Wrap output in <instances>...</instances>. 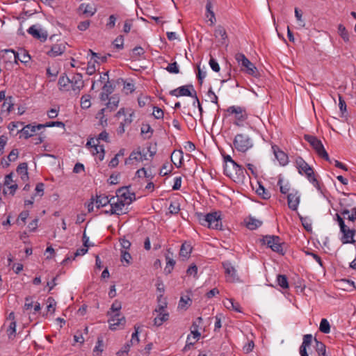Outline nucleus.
<instances>
[{
    "label": "nucleus",
    "instance_id": "1",
    "mask_svg": "<svg viewBox=\"0 0 356 356\" xmlns=\"http://www.w3.org/2000/svg\"><path fill=\"white\" fill-rule=\"evenodd\" d=\"M196 216L200 225L217 230L222 229L220 211H214L207 214L196 213Z\"/></svg>",
    "mask_w": 356,
    "mask_h": 356
},
{
    "label": "nucleus",
    "instance_id": "2",
    "mask_svg": "<svg viewBox=\"0 0 356 356\" xmlns=\"http://www.w3.org/2000/svg\"><path fill=\"white\" fill-rule=\"evenodd\" d=\"M224 173L236 183H243L246 176L250 178L246 170L237 163L233 164L226 163L224 167Z\"/></svg>",
    "mask_w": 356,
    "mask_h": 356
},
{
    "label": "nucleus",
    "instance_id": "3",
    "mask_svg": "<svg viewBox=\"0 0 356 356\" xmlns=\"http://www.w3.org/2000/svg\"><path fill=\"white\" fill-rule=\"evenodd\" d=\"M233 144L237 151L246 152L253 147V140L248 134L241 133L235 136Z\"/></svg>",
    "mask_w": 356,
    "mask_h": 356
},
{
    "label": "nucleus",
    "instance_id": "4",
    "mask_svg": "<svg viewBox=\"0 0 356 356\" xmlns=\"http://www.w3.org/2000/svg\"><path fill=\"white\" fill-rule=\"evenodd\" d=\"M260 241L262 245H266L268 248H270L273 252L280 254L282 255L284 254V252L282 247L284 243L282 242V239L280 238V236L275 235H266L262 237Z\"/></svg>",
    "mask_w": 356,
    "mask_h": 356
},
{
    "label": "nucleus",
    "instance_id": "5",
    "mask_svg": "<svg viewBox=\"0 0 356 356\" xmlns=\"http://www.w3.org/2000/svg\"><path fill=\"white\" fill-rule=\"evenodd\" d=\"M226 112L229 115H234L235 121L234 124L238 127L243 126V123L248 118L245 108L239 106H231L228 107Z\"/></svg>",
    "mask_w": 356,
    "mask_h": 356
},
{
    "label": "nucleus",
    "instance_id": "6",
    "mask_svg": "<svg viewBox=\"0 0 356 356\" xmlns=\"http://www.w3.org/2000/svg\"><path fill=\"white\" fill-rule=\"evenodd\" d=\"M304 138L314 149L320 157L324 159L330 163H332L320 140H318L316 136L312 135H305Z\"/></svg>",
    "mask_w": 356,
    "mask_h": 356
},
{
    "label": "nucleus",
    "instance_id": "7",
    "mask_svg": "<svg viewBox=\"0 0 356 356\" xmlns=\"http://www.w3.org/2000/svg\"><path fill=\"white\" fill-rule=\"evenodd\" d=\"M129 203L124 202L122 200H120L116 197H111V203L110 210L105 211L106 213L122 215L125 213L127 208H125L126 205H129Z\"/></svg>",
    "mask_w": 356,
    "mask_h": 356
},
{
    "label": "nucleus",
    "instance_id": "8",
    "mask_svg": "<svg viewBox=\"0 0 356 356\" xmlns=\"http://www.w3.org/2000/svg\"><path fill=\"white\" fill-rule=\"evenodd\" d=\"M158 302H159L160 304L157 309V327L161 325L170 318V313L167 309L168 303L165 298H163V301L161 298L158 300Z\"/></svg>",
    "mask_w": 356,
    "mask_h": 356
},
{
    "label": "nucleus",
    "instance_id": "9",
    "mask_svg": "<svg viewBox=\"0 0 356 356\" xmlns=\"http://www.w3.org/2000/svg\"><path fill=\"white\" fill-rule=\"evenodd\" d=\"M195 89L191 84L180 86L170 91V95L179 97L180 96L193 97Z\"/></svg>",
    "mask_w": 356,
    "mask_h": 356
},
{
    "label": "nucleus",
    "instance_id": "10",
    "mask_svg": "<svg viewBox=\"0 0 356 356\" xmlns=\"http://www.w3.org/2000/svg\"><path fill=\"white\" fill-rule=\"evenodd\" d=\"M27 32L34 38L38 39L41 42L46 41L48 36L47 31L41 29L39 25L31 26L27 30Z\"/></svg>",
    "mask_w": 356,
    "mask_h": 356
},
{
    "label": "nucleus",
    "instance_id": "11",
    "mask_svg": "<svg viewBox=\"0 0 356 356\" xmlns=\"http://www.w3.org/2000/svg\"><path fill=\"white\" fill-rule=\"evenodd\" d=\"M129 186H123L116 191V197L122 200L124 202L131 204L135 199V193H130Z\"/></svg>",
    "mask_w": 356,
    "mask_h": 356
},
{
    "label": "nucleus",
    "instance_id": "12",
    "mask_svg": "<svg viewBox=\"0 0 356 356\" xmlns=\"http://www.w3.org/2000/svg\"><path fill=\"white\" fill-rule=\"evenodd\" d=\"M72 90L75 95H79L81 90L84 87L83 76L80 73L75 74L72 79H70Z\"/></svg>",
    "mask_w": 356,
    "mask_h": 356
},
{
    "label": "nucleus",
    "instance_id": "13",
    "mask_svg": "<svg viewBox=\"0 0 356 356\" xmlns=\"http://www.w3.org/2000/svg\"><path fill=\"white\" fill-rule=\"evenodd\" d=\"M340 231L342 233L341 241L343 244H354L355 243V240L354 239L355 231L354 229H350L345 224L344 228H340Z\"/></svg>",
    "mask_w": 356,
    "mask_h": 356
},
{
    "label": "nucleus",
    "instance_id": "14",
    "mask_svg": "<svg viewBox=\"0 0 356 356\" xmlns=\"http://www.w3.org/2000/svg\"><path fill=\"white\" fill-rule=\"evenodd\" d=\"M110 325L109 328L111 330H115L118 327H123L126 323V318L124 316L121 315L120 312L115 313L111 317L108 321Z\"/></svg>",
    "mask_w": 356,
    "mask_h": 356
},
{
    "label": "nucleus",
    "instance_id": "15",
    "mask_svg": "<svg viewBox=\"0 0 356 356\" xmlns=\"http://www.w3.org/2000/svg\"><path fill=\"white\" fill-rule=\"evenodd\" d=\"M5 51L6 53L10 52L13 54L14 58H15V62L16 63H17L18 60H19L22 63L26 64L31 60V56L29 54V53L23 49H19V51L17 52L15 51L13 49H6Z\"/></svg>",
    "mask_w": 356,
    "mask_h": 356
},
{
    "label": "nucleus",
    "instance_id": "16",
    "mask_svg": "<svg viewBox=\"0 0 356 356\" xmlns=\"http://www.w3.org/2000/svg\"><path fill=\"white\" fill-rule=\"evenodd\" d=\"M272 149L280 164L283 166L286 165L289 162V157L287 154L281 150L276 145H272Z\"/></svg>",
    "mask_w": 356,
    "mask_h": 356
},
{
    "label": "nucleus",
    "instance_id": "17",
    "mask_svg": "<svg viewBox=\"0 0 356 356\" xmlns=\"http://www.w3.org/2000/svg\"><path fill=\"white\" fill-rule=\"evenodd\" d=\"M312 341L313 337L311 334H307L303 336L302 343L299 349L300 356H309L307 349L311 346Z\"/></svg>",
    "mask_w": 356,
    "mask_h": 356
},
{
    "label": "nucleus",
    "instance_id": "18",
    "mask_svg": "<svg viewBox=\"0 0 356 356\" xmlns=\"http://www.w3.org/2000/svg\"><path fill=\"white\" fill-rule=\"evenodd\" d=\"M287 203L289 208L293 211L298 209L300 203V195L298 191L291 192L287 195Z\"/></svg>",
    "mask_w": 356,
    "mask_h": 356
},
{
    "label": "nucleus",
    "instance_id": "19",
    "mask_svg": "<svg viewBox=\"0 0 356 356\" xmlns=\"http://www.w3.org/2000/svg\"><path fill=\"white\" fill-rule=\"evenodd\" d=\"M296 166L298 172L302 175H305L312 169V168L302 157L296 158Z\"/></svg>",
    "mask_w": 356,
    "mask_h": 356
},
{
    "label": "nucleus",
    "instance_id": "20",
    "mask_svg": "<svg viewBox=\"0 0 356 356\" xmlns=\"http://www.w3.org/2000/svg\"><path fill=\"white\" fill-rule=\"evenodd\" d=\"M66 44L67 43L65 42L54 44L51 49L47 51V55L51 57H56L61 55L66 50Z\"/></svg>",
    "mask_w": 356,
    "mask_h": 356
},
{
    "label": "nucleus",
    "instance_id": "21",
    "mask_svg": "<svg viewBox=\"0 0 356 356\" xmlns=\"http://www.w3.org/2000/svg\"><path fill=\"white\" fill-rule=\"evenodd\" d=\"M36 129H38L37 126H33L29 124L23 127L22 129L18 132L22 134L20 138L24 137V138L27 139L33 136V134L35 132Z\"/></svg>",
    "mask_w": 356,
    "mask_h": 356
},
{
    "label": "nucleus",
    "instance_id": "22",
    "mask_svg": "<svg viewBox=\"0 0 356 356\" xmlns=\"http://www.w3.org/2000/svg\"><path fill=\"white\" fill-rule=\"evenodd\" d=\"M352 197H354L356 198V195H348L346 197L342 198L340 200V207H345V208H350V210L353 208H356V206L355 205V201L353 199Z\"/></svg>",
    "mask_w": 356,
    "mask_h": 356
},
{
    "label": "nucleus",
    "instance_id": "23",
    "mask_svg": "<svg viewBox=\"0 0 356 356\" xmlns=\"http://www.w3.org/2000/svg\"><path fill=\"white\" fill-rule=\"evenodd\" d=\"M308 181L318 191H320L321 193H323V191H322V188H321V186L319 183V181H318L317 178H316V176L314 173V171L313 170V168L311 170L310 172H307L305 175Z\"/></svg>",
    "mask_w": 356,
    "mask_h": 356
},
{
    "label": "nucleus",
    "instance_id": "24",
    "mask_svg": "<svg viewBox=\"0 0 356 356\" xmlns=\"http://www.w3.org/2000/svg\"><path fill=\"white\" fill-rule=\"evenodd\" d=\"M246 227L250 230H254L261 226L262 221L254 217H248L245 220Z\"/></svg>",
    "mask_w": 356,
    "mask_h": 356
},
{
    "label": "nucleus",
    "instance_id": "25",
    "mask_svg": "<svg viewBox=\"0 0 356 356\" xmlns=\"http://www.w3.org/2000/svg\"><path fill=\"white\" fill-rule=\"evenodd\" d=\"M145 155L144 154H142L140 152H133L129 155V158L126 159L125 163L126 164H130L134 163V162H139L143 161V159H145Z\"/></svg>",
    "mask_w": 356,
    "mask_h": 356
},
{
    "label": "nucleus",
    "instance_id": "26",
    "mask_svg": "<svg viewBox=\"0 0 356 356\" xmlns=\"http://www.w3.org/2000/svg\"><path fill=\"white\" fill-rule=\"evenodd\" d=\"M79 10H81L83 15L88 17H91L97 12V9L94 6L86 3H81L79 8Z\"/></svg>",
    "mask_w": 356,
    "mask_h": 356
},
{
    "label": "nucleus",
    "instance_id": "27",
    "mask_svg": "<svg viewBox=\"0 0 356 356\" xmlns=\"http://www.w3.org/2000/svg\"><path fill=\"white\" fill-rule=\"evenodd\" d=\"M171 161L177 167L179 168L180 165L182 163L183 160V152L182 151H175L174 150L171 153Z\"/></svg>",
    "mask_w": 356,
    "mask_h": 356
},
{
    "label": "nucleus",
    "instance_id": "28",
    "mask_svg": "<svg viewBox=\"0 0 356 356\" xmlns=\"http://www.w3.org/2000/svg\"><path fill=\"white\" fill-rule=\"evenodd\" d=\"M138 102L140 107H144L145 106H152L153 107L152 115H155L154 111L156 106L152 104V99L148 96H141L138 98Z\"/></svg>",
    "mask_w": 356,
    "mask_h": 356
},
{
    "label": "nucleus",
    "instance_id": "29",
    "mask_svg": "<svg viewBox=\"0 0 356 356\" xmlns=\"http://www.w3.org/2000/svg\"><path fill=\"white\" fill-rule=\"evenodd\" d=\"M17 172L21 175V179L24 181H27L29 179L27 163H20L17 168Z\"/></svg>",
    "mask_w": 356,
    "mask_h": 356
},
{
    "label": "nucleus",
    "instance_id": "30",
    "mask_svg": "<svg viewBox=\"0 0 356 356\" xmlns=\"http://www.w3.org/2000/svg\"><path fill=\"white\" fill-rule=\"evenodd\" d=\"M213 6L211 0H207L206 4V17L209 19L211 24H213L216 22L215 14L212 10Z\"/></svg>",
    "mask_w": 356,
    "mask_h": 356
},
{
    "label": "nucleus",
    "instance_id": "31",
    "mask_svg": "<svg viewBox=\"0 0 356 356\" xmlns=\"http://www.w3.org/2000/svg\"><path fill=\"white\" fill-rule=\"evenodd\" d=\"M191 304H192V300L190 298L189 296H181L179 300L177 309L179 310L185 311L188 308V307L191 306Z\"/></svg>",
    "mask_w": 356,
    "mask_h": 356
},
{
    "label": "nucleus",
    "instance_id": "32",
    "mask_svg": "<svg viewBox=\"0 0 356 356\" xmlns=\"http://www.w3.org/2000/svg\"><path fill=\"white\" fill-rule=\"evenodd\" d=\"M70 78H68L66 75L63 74L59 77L58 84L59 86V89L60 90L68 91L70 90L69 84H70Z\"/></svg>",
    "mask_w": 356,
    "mask_h": 356
},
{
    "label": "nucleus",
    "instance_id": "33",
    "mask_svg": "<svg viewBox=\"0 0 356 356\" xmlns=\"http://www.w3.org/2000/svg\"><path fill=\"white\" fill-rule=\"evenodd\" d=\"M242 71L254 77H257L259 74L256 66L250 61H249V65H247L245 67L242 68Z\"/></svg>",
    "mask_w": 356,
    "mask_h": 356
},
{
    "label": "nucleus",
    "instance_id": "34",
    "mask_svg": "<svg viewBox=\"0 0 356 356\" xmlns=\"http://www.w3.org/2000/svg\"><path fill=\"white\" fill-rule=\"evenodd\" d=\"M88 249L86 248H81L76 250L73 256H67L63 261V264H65L68 261L74 260L76 257L84 255L88 252Z\"/></svg>",
    "mask_w": 356,
    "mask_h": 356
},
{
    "label": "nucleus",
    "instance_id": "35",
    "mask_svg": "<svg viewBox=\"0 0 356 356\" xmlns=\"http://www.w3.org/2000/svg\"><path fill=\"white\" fill-rule=\"evenodd\" d=\"M95 202L97 208L104 207L108 204L111 205V197L109 199L108 197L105 195H99L97 196Z\"/></svg>",
    "mask_w": 356,
    "mask_h": 356
},
{
    "label": "nucleus",
    "instance_id": "36",
    "mask_svg": "<svg viewBox=\"0 0 356 356\" xmlns=\"http://www.w3.org/2000/svg\"><path fill=\"white\" fill-rule=\"evenodd\" d=\"M222 265L225 268V274L230 276L232 281H234L236 275V270L234 267L229 262L223 263Z\"/></svg>",
    "mask_w": 356,
    "mask_h": 356
},
{
    "label": "nucleus",
    "instance_id": "37",
    "mask_svg": "<svg viewBox=\"0 0 356 356\" xmlns=\"http://www.w3.org/2000/svg\"><path fill=\"white\" fill-rule=\"evenodd\" d=\"M192 251V247L188 243H184L180 248L179 255L184 258H188Z\"/></svg>",
    "mask_w": 356,
    "mask_h": 356
},
{
    "label": "nucleus",
    "instance_id": "38",
    "mask_svg": "<svg viewBox=\"0 0 356 356\" xmlns=\"http://www.w3.org/2000/svg\"><path fill=\"white\" fill-rule=\"evenodd\" d=\"M91 152L93 154H99V159L100 161L104 159L105 152L103 145H99L97 143L95 145H92V149H91Z\"/></svg>",
    "mask_w": 356,
    "mask_h": 356
},
{
    "label": "nucleus",
    "instance_id": "39",
    "mask_svg": "<svg viewBox=\"0 0 356 356\" xmlns=\"http://www.w3.org/2000/svg\"><path fill=\"white\" fill-rule=\"evenodd\" d=\"M214 35L217 38H220L221 40V42L224 43L225 40L227 39V33L225 29L220 26H218L216 28L214 31Z\"/></svg>",
    "mask_w": 356,
    "mask_h": 356
},
{
    "label": "nucleus",
    "instance_id": "40",
    "mask_svg": "<svg viewBox=\"0 0 356 356\" xmlns=\"http://www.w3.org/2000/svg\"><path fill=\"white\" fill-rule=\"evenodd\" d=\"M315 342V348L318 356H327L326 355V347L325 345L318 341L316 338L314 339Z\"/></svg>",
    "mask_w": 356,
    "mask_h": 356
},
{
    "label": "nucleus",
    "instance_id": "41",
    "mask_svg": "<svg viewBox=\"0 0 356 356\" xmlns=\"http://www.w3.org/2000/svg\"><path fill=\"white\" fill-rule=\"evenodd\" d=\"M235 59L241 67V69L245 67V65H249L250 60L242 53L236 54Z\"/></svg>",
    "mask_w": 356,
    "mask_h": 356
},
{
    "label": "nucleus",
    "instance_id": "42",
    "mask_svg": "<svg viewBox=\"0 0 356 356\" xmlns=\"http://www.w3.org/2000/svg\"><path fill=\"white\" fill-rule=\"evenodd\" d=\"M338 33L345 42H349L350 36L348 31L343 24H339L338 26Z\"/></svg>",
    "mask_w": 356,
    "mask_h": 356
},
{
    "label": "nucleus",
    "instance_id": "43",
    "mask_svg": "<svg viewBox=\"0 0 356 356\" xmlns=\"http://www.w3.org/2000/svg\"><path fill=\"white\" fill-rule=\"evenodd\" d=\"M154 132L153 129L148 124H143L141 127V135L143 137L149 138Z\"/></svg>",
    "mask_w": 356,
    "mask_h": 356
},
{
    "label": "nucleus",
    "instance_id": "44",
    "mask_svg": "<svg viewBox=\"0 0 356 356\" xmlns=\"http://www.w3.org/2000/svg\"><path fill=\"white\" fill-rule=\"evenodd\" d=\"M172 164L169 162H165L159 170V175L161 176L168 175L172 172Z\"/></svg>",
    "mask_w": 356,
    "mask_h": 356
},
{
    "label": "nucleus",
    "instance_id": "45",
    "mask_svg": "<svg viewBox=\"0 0 356 356\" xmlns=\"http://www.w3.org/2000/svg\"><path fill=\"white\" fill-rule=\"evenodd\" d=\"M225 307L229 309H233L237 312H241L240 305L235 302L233 299H228L227 302H225Z\"/></svg>",
    "mask_w": 356,
    "mask_h": 356
},
{
    "label": "nucleus",
    "instance_id": "46",
    "mask_svg": "<svg viewBox=\"0 0 356 356\" xmlns=\"http://www.w3.org/2000/svg\"><path fill=\"white\" fill-rule=\"evenodd\" d=\"M166 266L164 268V272L166 274H170L174 268L175 261L169 255L165 256Z\"/></svg>",
    "mask_w": 356,
    "mask_h": 356
},
{
    "label": "nucleus",
    "instance_id": "47",
    "mask_svg": "<svg viewBox=\"0 0 356 356\" xmlns=\"http://www.w3.org/2000/svg\"><path fill=\"white\" fill-rule=\"evenodd\" d=\"M119 104V98L116 96H112L109 98L108 103L106 104V108L110 109V111L115 110Z\"/></svg>",
    "mask_w": 356,
    "mask_h": 356
},
{
    "label": "nucleus",
    "instance_id": "48",
    "mask_svg": "<svg viewBox=\"0 0 356 356\" xmlns=\"http://www.w3.org/2000/svg\"><path fill=\"white\" fill-rule=\"evenodd\" d=\"M161 68L165 69L168 72L172 74H178L179 72V67L177 62L168 63L166 66L161 65Z\"/></svg>",
    "mask_w": 356,
    "mask_h": 356
},
{
    "label": "nucleus",
    "instance_id": "49",
    "mask_svg": "<svg viewBox=\"0 0 356 356\" xmlns=\"http://www.w3.org/2000/svg\"><path fill=\"white\" fill-rule=\"evenodd\" d=\"M52 127H64L65 124L63 122L56 121V122H47L46 124H39L37 125V128L38 130H40L42 128Z\"/></svg>",
    "mask_w": 356,
    "mask_h": 356
},
{
    "label": "nucleus",
    "instance_id": "50",
    "mask_svg": "<svg viewBox=\"0 0 356 356\" xmlns=\"http://www.w3.org/2000/svg\"><path fill=\"white\" fill-rule=\"evenodd\" d=\"M106 108H102L97 114V116L96 118L99 119V124L103 127H105L108 125V120L107 118L105 117L104 115V112L106 111Z\"/></svg>",
    "mask_w": 356,
    "mask_h": 356
},
{
    "label": "nucleus",
    "instance_id": "51",
    "mask_svg": "<svg viewBox=\"0 0 356 356\" xmlns=\"http://www.w3.org/2000/svg\"><path fill=\"white\" fill-rule=\"evenodd\" d=\"M319 330L325 334L330 332V325L326 318H322L320 323Z\"/></svg>",
    "mask_w": 356,
    "mask_h": 356
},
{
    "label": "nucleus",
    "instance_id": "52",
    "mask_svg": "<svg viewBox=\"0 0 356 356\" xmlns=\"http://www.w3.org/2000/svg\"><path fill=\"white\" fill-rule=\"evenodd\" d=\"M13 97L11 96H9L6 97V101L3 102L2 105V111H6L8 113H10L14 106V104L12 102Z\"/></svg>",
    "mask_w": 356,
    "mask_h": 356
},
{
    "label": "nucleus",
    "instance_id": "53",
    "mask_svg": "<svg viewBox=\"0 0 356 356\" xmlns=\"http://www.w3.org/2000/svg\"><path fill=\"white\" fill-rule=\"evenodd\" d=\"M277 282L279 286L282 289H285L289 288L288 279L286 275H278L277 277Z\"/></svg>",
    "mask_w": 356,
    "mask_h": 356
},
{
    "label": "nucleus",
    "instance_id": "54",
    "mask_svg": "<svg viewBox=\"0 0 356 356\" xmlns=\"http://www.w3.org/2000/svg\"><path fill=\"white\" fill-rule=\"evenodd\" d=\"M90 95H84L81 98V107L83 109L89 108L91 106L90 103Z\"/></svg>",
    "mask_w": 356,
    "mask_h": 356
},
{
    "label": "nucleus",
    "instance_id": "55",
    "mask_svg": "<svg viewBox=\"0 0 356 356\" xmlns=\"http://www.w3.org/2000/svg\"><path fill=\"white\" fill-rule=\"evenodd\" d=\"M168 208L170 213L171 214H177L180 211V205L179 203L177 202L170 201V203Z\"/></svg>",
    "mask_w": 356,
    "mask_h": 356
},
{
    "label": "nucleus",
    "instance_id": "56",
    "mask_svg": "<svg viewBox=\"0 0 356 356\" xmlns=\"http://www.w3.org/2000/svg\"><path fill=\"white\" fill-rule=\"evenodd\" d=\"M144 52V49L141 47H136L132 49L131 58L135 60L138 59Z\"/></svg>",
    "mask_w": 356,
    "mask_h": 356
},
{
    "label": "nucleus",
    "instance_id": "57",
    "mask_svg": "<svg viewBox=\"0 0 356 356\" xmlns=\"http://www.w3.org/2000/svg\"><path fill=\"white\" fill-rule=\"evenodd\" d=\"M123 83V90L126 94L131 93L134 90V85L130 82H125L123 79H120Z\"/></svg>",
    "mask_w": 356,
    "mask_h": 356
},
{
    "label": "nucleus",
    "instance_id": "58",
    "mask_svg": "<svg viewBox=\"0 0 356 356\" xmlns=\"http://www.w3.org/2000/svg\"><path fill=\"white\" fill-rule=\"evenodd\" d=\"M257 193L264 200H268L270 197L269 192L266 191L264 187L261 185H260L259 188L257 190Z\"/></svg>",
    "mask_w": 356,
    "mask_h": 356
},
{
    "label": "nucleus",
    "instance_id": "59",
    "mask_svg": "<svg viewBox=\"0 0 356 356\" xmlns=\"http://www.w3.org/2000/svg\"><path fill=\"white\" fill-rule=\"evenodd\" d=\"M277 185L280 186V192L283 194H286L290 189L289 185L288 184H286L285 185L283 184V180L282 178H280L277 181Z\"/></svg>",
    "mask_w": 356,
    "mask_h": 356
},
{
    "label": "nucleus",
    "instance_id": "60",
    "mask_svg": "<svg viewBox=\"0 0 356 356\" xmlns=\"http://www.w3.org/2000/svg\"><path fill=\"white\" fill-rule=\"evenodd\" d=\"M47 311L50 312L51 313H54L55 312V307H56V301L52 297H49L47 299Z\"/></svg>",
    "mask_w": 356,
    "mask_h": 356
},
{
    "label": "nucleus",
    "instance_id": "61",
    "mask_svg": "<svg viewBox=\"0 0 356 356\" xmlns=\"http://www.w3.org/2000/svg\"><path fill=\"white\" fill-rule=\"evenodd\" d=\"M131 256L127 250L121 251V261H125L127 264L131 263Z\"/></svg>",
    "mask_w": 356,
    "mask_h": 356
},
{
    "label": "nucleus",
    "instance_id": "62",
    "mask_svg": "<svg viewBox=\"0 0 356 356\" xmlns=\"http://www.w3.org/2000/svg\"><path fill=\"white\" fill-rule=\"evenodd\" d=\"M95 62H97V61L95 60L92 62L90 60L88 63L86 72L88 75H92L95 72V71H96L95 65Z\"/></svg>",
    "mask_w": 356,
    "mask_h": 356
},
{
    "label": "nucleus",
    "instance_id": "63",
    "mask_svg": "<svg viewBox=\"0 0 356 356\" xmlns=\"http://www.w3.org/2000/svg\"><path fill=\"white\" fill-rule=\"evenodd\" d=\"M131 344L130 342L125 343L122 349L117 353L118 356H124V354H127L129 351Z\"/></svg>",
    "mask_w": 356,
    "mask_h": 356
},
{
    "label": "nucleus",
    "instance_id": "64",
    "mask_svg": "<svg viewBox=\"0 0 356 356\" xmlns=\"http://www.w3.org/2000/svg\"><path fill=\"white\" fill-rule=\"evenodd\" d=\"M123 42L124 38L122 35H119L115 38L113 42L115 47L118 49H122L123 48Z\"/></svg>",
    "mask_w": 356,
    "mask_h": 356
}]
</instances>
